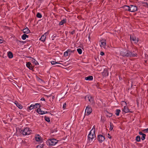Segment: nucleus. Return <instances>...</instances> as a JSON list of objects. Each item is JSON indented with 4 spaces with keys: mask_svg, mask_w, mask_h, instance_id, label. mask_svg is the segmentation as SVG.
<instances>
[{
    "mask_svg": "<svg viewBox=\"0 0 148 148\" xmlns=\"http://www.w3.org/2000/svg\"><path fill=\"white\" fill-rule=\"evenodd\" d=\"M95 129L93 128L91 130L88 135V138L90 141H92L93 140H95V139L94 138L95 136Z\"/></svg>",
    "mask_w": 148,
    "mask_h": 148,
    "instance_id": "obj_1",
    "label": "nucleus"
},
{
    "mask_svg": "<svg viewBox=\"0 0 148 148\" xmlns=\"http://www.w3.org/2000/svg\"><path fill=\"white\" fill-rule=\"evenodd\" d=\"M58 142V140L55 138H52L48 140L46 143L47 145L50 146L54 145Z\"/></svg>",
    "mask_w": 148,
    "mask_h": 148,
    "instance_id": "obj_2",
    "label": "nucleus"
},
{
    "mask_svg": "<svg viewBox=\"0 0 148 148\" xmlns=\"http://www.w3.org/2000/svg\"><path fill=\"white\" fill-rule=\"evenodd\" d=\"M29 128L27 127L21 131V133L23 135H29L30 133Z\"/></svg>",
    "mask_w": 148,
    "mask_h": 148,
    "instance_id": "obj_3",
    "label": "nucleus"
},
{
    "mask_svg": "<svg viewBox=\"0 0 148 148\" xmlns=\"http://www.w3.org/2000/svg\"><path fill=\"white\" fill-rule=\"evenodd\" d=\"M121 54L124 57H131L132 52L129 51H126L125 52H121Z\"/></svg>",
    "mask_w": 148,
    "mask_h": 148,
    "instance_id": "obj_4",
    "label": "nucleus"
},
{
    "mask_svg": "<svg viewBox=\"0 0 148 148\" xmlns=\"http://www.w3.org/2000/svg\"><path fill=\"white\" fill-rule=\"evenodd\" d=\"M35 107H36V108H37L38 107L40 108V103H36L35 105L32 104L30 106L28 107L27 109L30 110L33 109Z\"/></svg>",
    "mask_w": 148,
    "mask_h": 148,
    "instance_id": "obj_5",
    "label": "nucleus"
},
{
    "mask_svg": "<svg viewBox=\"0 0 148 148\" xmlns=\"http://www.w3.org/2000/svg\"><path fill=\"white\" fill-rule=\"evenodd\" d=\"M92 109L90 106H87L85 110V113H87V115H89L92 112Z\"/></svg>",
    "mask_w": 148,
    "mask_h": 148,
    "instance_id": "obj_6",
    "label": "nucleus"
},
{
    "mask_svg": "<svg viewBox=\"0 0 148 148\" xmlns=\"http://www.w3.org/2000/svg\"><path fill=\"white\" fill-rule=\"evenodd\" d=\"M97 140L100 143H101L105 139L104 136L102 135H99L97 136Z\"/></svg>",
    "mask_w": 148,
    "mask_h": 148,
    "instance_id": "obj_7",
    "label": "nucleus"
},
{
    "mask_svg": "<svg viewBox=\"0 0 148 148\" xmlns=\"http://www.w3.org/2000/svg\"><path fill=\"white\" fill-rule=\"evenodd\" d=\"M130 6V12H133L137 10L138 8L137 6L132 5H131Z\"/></svg>",
    "mask_w": 148,
    "mask_h": 148,
    "instance_id": "obj_8",
    "label": "nucleus"
},
{
    "mask_svg": "<svg viewBox=\"0 0 148 148\" xmlns=\"http://www.w3.org/2000/svg\"><path fill=\"white\" fill-rule=\"evenodd\" d=\"M102 75L104 76H108V71L107 69H105L102 72Z\"/></svg>",
    "mask_w": 148,
    "mask_h": 148,
    "instance_id": "obj_9",
    "label": "nucleus"
},
{
    "mask_svg": "<svg viewBox=\"0 0 148 148\" xmlns=\"http://www.w3.org/2000/svg\"><path fill=\"white\" fill-rule=\"evenodd\" d=\"M130 40H133V41H134V42L135 43H137L138 41V38L136 39L135 37L132 36V37L131 36H130Z\"/></svg>",
    "mask_w": 148,
    "mask_h": 148,
    "instance_id": "obj_10",
    "label": "nucleus"
},
{
    "mask_svg": "<svg viewBox=\"0 0 148 148\" xmlns=\"http://www.w3.org/2000/svg\"><path fill=\"white\" fill-rule=\"evenodd\" d=\"M22 31L24 33L28 34L30 33V32L28 28L27 27L23 29Z\"/></svg>",
    "mask_w": 148,
    "mask_h": 148,
    "instance_id": "obj_11",
    "label": "nucleus"
},
{
    "mask_svg": "<svg viewBox=\"0 0 148 148\" xmlns=\"http://www.w3.org/2000/svg\"><path fill=\"white\" fill-rule=\"evenodd\" d=\"M26 66L29 69L31 70H32L33 69V68L32 65L30 62H27L26 64Z\"/></svg>",
    "mask_w": 148,
    "mask_h": 148,
    "instance_id": "obj_12",
    "label": "nucleus"
},
{
    "mask_svg": "<svg viewBox=\"0 0 148 148\" xmlns=\"http://www.w3.org/2000/svg\"><path fill=\"white\" fill-rule=\"evenodd\" d=\"M87 98L88 99L89 101L92 103H93L94 102V98L92 96H88Z\"/></svg>",
    "mask_w": 148,
    "mask_h": 148,
    "instance_id": "obj_13",
    "label": "nucleus"
},
{
    "mask_svg": "<svg viewBox=\"0 0 148 148\" xmlns=\"http://www.w3.org/2000/svg\"><path fill=\"white\" fill-rule=\"evenodd\" d=\"M123 111L125 113L132 112V111H130L129 109L127 107H126V106H125L124 107Z\"/></svg>",
    "mask_w": 148,
    "mask_h": 148,
    "instance_id": "obj_14",
    "label": "nucleus"
},
{
    "mask_svg": "<svg viewBox=\"0 0 148 148\" xmlns=\"http://www.w3.org/2000/svg\"><path fill=\"white\" fill-rule=\"evenodd\" d=\"M123 8L125 11H130V7L129 6L127 5H124L123 6Z\"/></svg>",
    "mask_w": 148,
    "mask_h": 148,
    "instance_id": "obj_15",
    "label": "nucleus"
},
{
    "mask_svg": "<svg viewBox=\"0 0 148 148\" xmlns=\"http://www.w3.org/2000/svg\"><path fill=\"white\" fill-rule=\"evenodd\" d=\"M101 41V45H100V46L101 47H102L103 48H105L106 47V40H104L103 41Z\"/></svg>",
    "mask_w": 148,
    "mask_h": 148,
    "instance_id": "obj_16",
    "label": "nucleus"
},
{
    "mask_svg": "<svg viewBox=\"0 0 148 148\" xmlns=\"http://www.w3.org/2000/svg\"><path fill=\"white\" fill-rule=\"evenodd\" d=\"M8 56L10 58H12L13 57V55L11 51H9L8 52Z\"/></svg>",
    "mask_w": 148,
    "mask_h": 148,
    "instance_id": "obj_17",
    "label": "nucleus"
},
{
    "mask_svg": "<svg viewBox=\"0 0 148 148\" xmlns=\"http://www.w3.org/2000/svg\"><path fill=\"white\" fill-rule=\"evenodd\" d=\"M93 77L92 76H89L85 78V80H86L91 81L93 79Z\"/></svg>",
    "mask_w": 148,
    "mask_h": 148,
    "instance_id": "obj_18",
    "label": "nucleus"
},
{
    "mask_svg": "<svg viewBox=\"0 0 148 148\" xmlns=\"http://www.w3.org/2000/svg\"><path fill=\"white\" fill-rule=\"evenodd\" d=\"M16 106L18 107L20 109H22L23 108L22 106L17 101H16L15 103Z\"/></svg>",
    "mask_w": 148,
    "mask_h": 148,
    "instance_id": "obj_19",
    "label": "nucleus"
},
{
    "mask_svg": "<svg viewBox=\"0 0 148 148\" xmlns=\"http://www.w3.org/2000/svg\"><path fill=\"white\" fill-rule=\"evenodd\" d=\"M66 18L62 20L61 22H60L59 23V25H62L64 23H66Z\"/></svg>",
    "mask_w": 148,
    "mask_h": 148,
    "instance_id": "obj_20",
    "label": "nucleus"
},
{
    "mask_svg": "<svg viewBox=\"0 0 148 148\" xmlns=\"http://www.w3.org/2000/svg\"><path fill=\"white\" fill-rule=\"evenodd\" d=\"M46 36H45L44 35H42L40 38V40L42 41V42L45 41V40Z\"/></svg>",
    "mask_w": 148,
    "mask_h": 148,
    "instance_id": "obj_21",
    "label": "nucleus"
},
{
    "mask_svg": "<svg viewBox=\"0 0 148 148\" xmlns=\"http://www.w3.org/2000/svg\"><path fill=\"white\" fill-rule=\"evenodd\" d=\"M29 36L26 35L25 34H23L21 36L23 40H25L26 39V38H28Z\"/></svg>",
    "mask_w": 148,
    "mask_h": 148,
    "instance_id": "obj_22",
    "label": "nucleus"
},
{
    "mask_svg": "<svg viewBox=\"0 0 148 148\" xmlns=\"http://www.w3.org/2000/svg\"><path fill=\"white\" fill-rule=\"evenodd\" d=\"M71 51V49H69L66 51L64 53V55L65 56H67L69 55V52Z\"/></svg>",
    "mask_w": 148,
    "mask_h": 148,
    "instance_id": "obj_23",
    "label": "nucleus"
},
{
    "mask_svg": "<svg viewBox=\"0 0 148 148\" xmlns=\"http://www.w3.org/2000/svg\"><path fill=\"white\" fill-rule=\"evenodd\" d=\"M38 136L35 137L36 140L37 141H39L41 140V139L42 138L39 135H38Z\"/></svg>",
    "mask_w": 148,
    "mask_h": 148,
    "instance_id": "obj_24",
    "label": "nucleus"
},
{
    "mask_svg": "<svg viewBox=\"0 0 148 148\" xmlns=\"http://www.w3.org/2000/svg\"><path fill=\"white\" fill-rule=\"evenodd\" d=\"M110 127L109 130H110L111 131L112 130V129L113 128V127H114V126L113 125V123L111 122H110Z\"/></svg>",
    "mask_w": 148,
    "mask_h": 148,
    "instance_id": "obj_25",
    "label": "nucleus"
},
{
    "mask_svg": "<svg viewBox=\"0 0 148 148\" xmlns=\"http://www.w3.org/2000/svg\"><path fill=\"white\" fill-rule=\"evenodd\" d=\"M32 60L33 64L35 65H36L39 64L38 62L34 59L32 58Z\"/></svg>",
    "mask_w": 148,
    "mask_h": 148,
    "instance_id": "obj_26",
    "label": "nucleus"
},
{
    "mask_svg": "<svg viewBox=\"0 0 148 148\" xmlns=\"http://www.w3.org/2000/svg\"><path fill=\"white\" fill-rule=\"evenodd\" d=\"M121 112V110L119 109H116V112L115 113V114L117 116H119V113Z\"/></svg>",
    "mask_w": 148,
    "mask_h": 148,
    "instance_id": "obj_27",
    "label": "nucleus"
},
{
    "mask_svg": "<svg viewBox=\"0 0 148 148\" xmlns=\"http://www.w3.org/2000/svg\"><path fill=\"white\" fill-rule=\"evenodd\" d=\"M36 16L37 17L39 18H41L42 17V14L39 12L37 13Z\"/></svg>",
    "mask_w": 148,
    "mask_h": 148,
    "instance_id": "obj_28",
    "label": "nucleus"
},
{
    "mask_svg": "<svg viewBox=\"0 0 148 148\" xmlns=\"http://www.w3.org/2000/svg\"><path fill=\"white\" fill-rule=\"evenodd\" d=\"M136 140L137 142H140V137L139 136H137L136 138Z\"/></svg>",
    "mask_w": 148,
    "mask_h": 148,
    "instance_id": "obj_29",
    "label": "nucleus"
},
{
    "mask_svg": "<svg viewBox=\"0 0 148 148\" xmlns=\"http://www.w3.org/2000/svg\"><path fill=\"white\" fill-rule=\"evenodd\" d=\"M44 117H45V120L47 121L48 122H50V118H49L46 116H45Z\"/></svg>",
    "mask_w": 148,
    "mask_h": 148,
    "instance_id": "obj_30",
    "label": "nucleus"
},
{
    "mask_svg": "<svg viewBox=\"0 0 148 148\" xmlns=\"http://www.w3.org/2000/svg\"><path fill=\"white\" fill-rule=\"evenodd\" d=\"M107 112L108 113V114H107L106 116H107V117H111L112 115V113H109V112H108V111H107Z\"/></svg>",
    "mask_w": 148,
    "mask_h": 148,
    "instance_id": "obj_31",
    "label": "nucleus"
},
{
    "mask_svg": "<svg viewBox=\"0 0 148 148\" xmlns=\"http://www.w3.org/2000/svg\"><path fill=\"white\" fill-rule=\"evenodd\" d=\"M77 51L79 54H81L82 53V50L81 49L78 48L77 49Z\"/></svg>",
    "mask_w": 148,
    "mask_h": 148,
    "instance_id": "obj_32",
    "label": "nucleus"
},
{
    "mask_svg": "<svg viewBox=\"0 0 148 148\" xmlns=\"http://www.w3.org/2000/svg\"><path fill=\"white\" fill-rule=\"evenodd\" d=\"M51 64L52 65H54L56 64H61V63H60L58 62H56L55 61H52L51 62Z\"/></svg>",
    "mask_w": 148,
    "mask_h": 148,
    "instance_id": "obj_33",
    "label": "nucleus"
},
{
    "mask_svg": "<svg viewBox=\"0 0 148 148\" xmlns=\"http://www.w3.org/2000/svg\"><path fill=\"white\" fill-rule=\"evenodd\" d=\"M44 144H42V145H37V146L36 148H43V146H44Z\"/></svg>",
    "mask_w": 148,
    "mask_h": 148,
    "instance_id": "obj_34",
    "label": "nucleus"
},
{
    "mask_svg": "<svg viewBox=\"0 0 148 148\" xmlns=\"http://www.w3.org/2000/svg\"><path fill=\"white\" fill-rule=\"evenodd\" d=\"M146 136V135L145 134H143L142 135V136L141 137V138L142 140H143L145 138V137Z\"/></svg>",
    "mask_w": 148,
    "mask_h": 148,
    "instance_id": "obj_35",
    "label": "nucleus"
},
{
    "mask_svg": "<svg viewBox=\"0 0 148 148\" xmlns=\"http://www.w3.org/2000/svg\"><path fill=\"white\" fill-rule=\"evenodd\" d=\"M38 108L37 110H36L37 112L38 113L40 114V113L41 112V109L39 107H38Z\"/></svg>",
    "mask_w": 148,
    "mask_h": 148,
    "instance_id": "obj_36",
    "label": "nucleus"
},
{
    "mask_svg": "<svg viewBox=\"0 0 148 148\" xmlns=\"http://www.w3.org/2000/svg\"><path fill=\"white\" fill-rule=\"evenodd\" d=\"M143 4H144L143 5L144 6L148 7V3L147 2H144Z\"/></svg>",
    "mask_w": 148,
    "mask_h": 148,
    "instance_id": "obj_37",
    "label": "nucleus"
},
{
    "mask_svg": "<svg viewBox=\"0 0 148 148\" xmlns=\"http://www.w3.org/2000/svg\"><path fill=\"white\" fill-rule=\"evenodd\" d=\"M75 30H73V31H72L71 32H69V33H70V34L73 35L74 34V33H75Z\"/></svg>",
    "mask_w": 148,
    "mask_h": 148,
    "instance_id": "obj_38",
    "label": "nucleus"
},
{
    "mask_svg": "<svg viewBox=\"0 0 148 148\" xmlns=\"http://www.w3.org/2000/svg\"><path fill=\"white\" fill-rule=\"evenodd\" d=\"M143 132H148V128L146 129H144L143 130Z\"/></svg>",
    "mask_w": 148,
    "mask_h": 148,
    "instance_id": "obj_39",
    "label": "nucleus"
},
{
    "mask_svg": "<svg viewBox=\"0 0 148 148\" xmlns=\"http://www.w3.org/2000/svg\"><path fill=\"white\" fill-rule=\"evenodd\" d=\"M66 103H64L63 106V108L64 109H65L66 108Z\"/></svg>",
    "mask_w": 148,
    "mask_h": 148,
    "instance_id": "obj_40",
    "label": "nucleus"
},
{
    "mask_svg": "<svg viewBox=\"0 0 148 148\" xmlns=\"http://www.w3.org/2000/svg\"><path fill=\"white\" fill-rule=\"evenodd\" d=\"M96 86L97 87V88H99V83H97L96 84Z\"/></svg>",
    "mask_w": 148,
    "mask_h": 148,
    "instance_id": "obj_41",
    "label": "nucleus"
},
{
    "mask_svg": "<svg viewBox=\"0 0 148 148\" xmlns=\"http://www.w3.org/2000/svg\"><path fill=\"white\" fill-rule=\"evenodd\" d=\"M136 55V54L134 53H132V54L131 55V57H135Z\"/></svg>",
    "mask_w": 148,
    "mask_h": 148,
    "instance_id": "obj_42",
    "label": "nucleus"
},
{
    "mask_svg": "<svg viewBox=\"0 0 148 148\" xmlns=\"http://www.w3.org/2000/svg\"><path fill=\"white\" fill-rule=\"evenodd\" d=\"M45 114L44 111H43L42 110H41V112L40 113V114Z\"/></svg>",
    "mask_w": 148,
    "mask_h": 148,
    "instance_id": "obj_43",
    "label": "nucleus"
},
{
    "mask_svg": "<svg viewBox=\"0 0 148 148\" xmlns=\"http://www.w3.org/2000/svg\"><path fill=\"white\" fill-rule=\"evenodd\" d=\"M52 133H53L54 132H57V128L56 129H54V130H52Z\"/></svg>",
    "mask_w": 148,
    "mask_h": 148,
    "instance_id": "obj_44",
    "label": "nucleus"
},
{
    "mask_svg": "<svg viewBox=\"0 0 148 148\" xmlns=\"http://www.w3.org/2000/svg\"><path fill=\"white\" fill-rule=\"evenodd\" d=\"M100 55L101 56H103L104 55V53L103 52L101 51L100 53Z\"/></svg>",
    "mask_w": 148,
    "mask_h": 148,
    "instance_id": "obj_45",
    "label": "nucleus"
},
{
    "mask_svg": "<svg viewBox=\"0 0 148 148\" xmlns=\"http://www.w3.org/2000/svg\"><path fill=\"white\" fill-rule=\"evenodd\" d=\"M139 134L140 135H143L144 134L143 133L141 132H139Z\"/></svg>",
    "mask_w": 148,
    "mask_h": 148,
    "instance_id": "obj_46",
    "label": "nucleus"
},
{
    "mask_svg": "<svg viewBox=\"0 0 148 148\" xmlns=\"http://www.w3.org/2000/svg\"><path fill=\"white\" fill-rule=\"evenodd\" d=\"M40 100L45 101V99L44 98L42 97L41 98Z\"/></svg>",
    "mask_w": 148,
    "mask_h": 148,
    "instance_id": "obj_47",
    "label": "nucleus"
},
{
    "mask_svg": "<svg viewBox=\"0 0 148 148\" xmlns=\"http://www.w3.org/2000/svg\"><path fill=\"white\" fill-rule=\"evenodd\" d=\"M3 42V40L2 39H0V43H2Z\"/></svg>",
    "mask_w": 148,
    "mask_h": 148,
    "instance_id": "obj_48",
    "label": "nucleus"
},
{
    "mask_svg": "<svg viewBox=\"0 0 148 148\" xmlns=\"http://www.w3.org/2000/svg\"><path fill=\"white\" fill-rule=\"evenodd\" d=\"M20 42H21V43H25V41H19Z\"/></svg>",
    "mask_w": 148,
    "mask_h": 148,
    "instance_id": "obj_49",
    "label": "nucleus"
},
{
    "mask_svg": "<svg viewBox=\"0 0 148 148\" xmlns=\"http://www.w3.org/2000/svg\"><path fill=\"white\" fill-rule=\"evenodd\" d=\"M75 51V50H72L71 49V51L70 52H71L72 53H74Z\"/></svg>",
    "mask_w": 148,
    "mask_h": 148,
    "instance_id": "obj_50",
    "label": "nucleus"
},
{
    "mask_svg": "<svg viewBox=\"0 0 148 148\" xmlns=\"http://www.w3.org/2000/svg\"><path fill=\"white\" fill-rule=\"evenodd\" d=\"M45 114L47 113H48L49 112L47 111H44Z\"/></svg>",
    "mask_w": 148,
    "mask_h": 148,
    "instance_id": "obj_51",
    "label": "nucleus"
},
{
    "mask_svg": "<svg viewBox=\"0 0 148 148\" xmlns=\"http://www.w3.org/2000/svg\"><path fill=\"white\" fill-rule=\"evenodd\" d=\"M69 52V56H70L71 54V53H72L71 52Z\"/></svg>",
    "mask_w": 148,
    "mask_h": 148,
    "instance_id": "obj_52",
    "label": "nucleus"
},
{
    "mask_svg": "<svg viewBox=\"0 0 148 148\" xmlns=\"http://www.w3.org/2000/svg\"><path fill=\"white\" fill-rule=\"evenodd\" d=\"M88 38H89V39H90V34L88 36Z\"/></svg>",
    "mask_w": 148,
    "mask_h": 148,
    "instance_id": "obj_53",
    "label": "nucleus"
},
{
    "mask_svg": "<svg viewBox=\"0 0 148 148\" xmlns=\"http://www.w3.org/2000/svg\"><path fill=\"white\" fill-rule=\"evenodd\" d=\"M108 138H110V139H111L112 138V137L111 136H108Z\"/></svg>",
    "mask_w": 148,
    "mask_h": 148,
    "instance_id": "obj_54",
    "label": "nucleus"
},
{
    "mask_svg": "<svg viewBox=\"0 0 148 148\" xmlns=\"http://www.w3.org/2000/svg\"><path fill=\"white\" fill-rule=\"evenodd\" d=\"M123 102L124 103H125V104L126 105H127V103H126L125 102V101H123Z\"/></svg>",
    "mask_w": 148,
    "mask_h": 148,
    "instance_id": "obj_55",
    "label": "nucleus"
},
{
    "mask_svg": "<svg viewBox=\"0 0 148 148\" xmlns=\"http://www.w3.org/2000/svg\"><path fill=\"white\" fill-rule=\"evenodd\" d=\"M88 96V95H87V96H86L85 97V99H86V98H87Z\"/></svg>",
    "mask_w": 148,
    "mask_h": 148,
    "instance_id": "obj_56",
    "label": "nucleus"
},
{
    "mask_svg": "<svg viewBox=\"0 0 148 148\" xmlns=\"http://www.w3.org/2000/svg\"><path fill=\"white\" fill-rule=\"evenodd\" d=\"M40 2V3H41L42 2V0H38Z\"/></svg>",
    "mask_w": 148,
    "mask_h": 148,
    "instance_id": "obj_57",
    "label": "nucleus"
},
{
    "mask_svg": "<svg viewBox=\"0 0 148 148\" xmlns=\"http://www.w3.org/2000/svg\"><path fill=\"white\" fill-rule=\"evenodd\" d=\"M108 135L110 136V134H108Z\"/></svg>",
    "mask_w": 148,
    "mask_h": 148,
    "instance_id": "obj_58",
    "label": "nucleus"
},
{
    "mask_svg": "<svg viewBox=\"0 0 148 148\" xmlns=\"http://www.w3.org/2000/svg\"><path fill=\"white\" fill-rule=\"evenodd\" d=\"M109 148H110V147H109Z\"/></svg>",
    "mask_w": 148,
    "mask_h": 148,
    "instance_id": "obj_59",
    "label": "nucleus"
}]
</instances>
